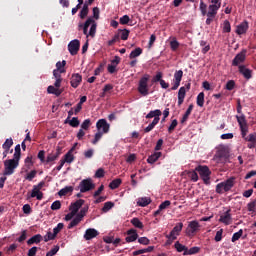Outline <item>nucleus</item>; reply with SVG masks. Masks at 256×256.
<instances>
[{"label": "nucleus", "mask_w": 256, "mask_h": 256, "mask_svg": "<svg viewBox=\"0 0 256 256\" xmlns=\"http://www.w3.org/2000/svg\"><path fill=\"white\" fill-rule=\"evenodd\" d=\"M138 243H140V245H149V243H151V240H149V238L147 237H140L138 238Z\"/></svg>", "instance_id": "nucleus-64"}, {"label": "nucleus", "mask_w": 256, "mask_h": 256, "mask_svg": "<svg viewBox=\"0 0 256 256\" xmlns=\"http://www.w3.org/2000/svg\"><path fill=\"white\" fill-rule=\"evenodd\" d=\"M234 185H235V178L231 177L226 181L216 185V193H218L219 195H222V193L224 192L227 193V191H231V189H233Z\"/></svg>", "instance_id": "nucleus-3"}, {"label": "nucleus", "mask_w": 256, "mask_h": 256, "mask_svg": "<svg viewBox=\"0 0 256 256\" xmlns=\"http://www.w3.org/2000/svg\"><path fill=\"white\" fill-rule=\"evenodd\" d=\"M37 177V170H32L30 173H28L25 177L27 181H33Z\"/></svg>", "instance_id": "nucleus-54"}, {"label": "nucleus", "mask_w": 256, "mask_h": 256, "mask_svg": "<svg viewBox=\"0 0 256 256\" xmlns=\"http://www.w3.org/2000/svg\"><path fill=\"white\" fill-rule=\"evenodd\" d=\"M248 29H249V22L244 21L237 26L236 33H237V35H245V33H247Z\"/></svg>", "instance_id": "nucleus-20"}, {"label": "nucleus", "mask_w": 256, "mask_h": 256, "mask_svg": "<svg viewBox=\"0 0 256 256\" xmlns=\"http://www.w3.org/2000/svg\"><path fill=\"white\" fill-rule=\"evenodd\" d=\"M174 247L178 253H184L187 251V246L181 244L179 241L175 242Z\"/></svg>", "instance_id": "nucleus-36"}, {"label": "nucleus", "mask_w": 256, "mask_h": 256, "mask_svg": "<svg viewBox=\"0 0 256 256\" xmlns=\"http://www.w3.org/2000/svg\"><path fill=\"white\" fill-rule=\"evenodd\" d=\"M193 111V104H190L188 109L186 110L185 114L183 115L181 119V123H185L187 119H189V115H191V112Z\"/></svg>", "instance_id": "nucleus-37"}, {"label": "nucleus", "mask_w": 256, "mask_h": 256, "mask_svg": "<svg viewBox=\"0 0 256 256\" xmlns=\"http://www.w3.org/2000/svg\"><path fill=\"white\" fill-rule=\"evenodd\" d=\"M163 80V72H156L152 79V83H160Z\"/></svg>", "instance_id": "nucleus-49"}, {"label": "nucleus", "mask_w": 256, "mask_h": 256, "mask_svg": "<svg viewBox=\"0 0 256 256\" xmlns=\"http://www.w3.org/2000/svg\"><path fill=\"white\" fill-rule=\"evenodd\" d=\"M137 205L139 207H147V205H151V198L149 197L138 198Z\"/></svg>", "instance_id": "nucleus-26"}, {"label": "nucleus", "mask_w": 256, "mask_h": 256, "mask_svg": "<svg viewBox=\"0 0 256 256\" xmlns=\"http://www.w3.org/2000/svg\"><path fill=\"white\" fill-rule=\"evenodd\" d=\"M131 223L133 224L134 227H136V229H143V222H141V220H139V218H133L131 220Z\"/></svg>", "instance_id": "nucleus-41"}, {"label": "nucleus", "mask_w": 256, "mask_h": 256, "mask_svg": "<svg viewBox=\"0 0 256 256\" xmlns=\"http://www.w3.org/2000/svg\"><path fill=\"white\" fill-rule=\"evenodd\" d=\"M89 127H91V120L90 119L84 120L83 123L81 124V129H84V131H87Z\"/></svg>", "instance_id": "nucleus-59"}, {"label": "nucleus", "mask_w": 256, "mask_h": 256, "mask_svg": "<svg viewBox=\"0 0 256 256\" xmlns=\"http://www.w3.org/2000/svg\"><path fill=\"white\" fill-rule=\"evenodd\" d=\"M127 237L125 238L126 243H133L139 239V234H137V230L131 228L126 232Z\"/></svg>", "instance_id": "nucleus-15"}, {"label": "nucleus", "mask_w": 256, "mask_h": 256, "mask_svg": "<svg viewBox=\"0 0 256 256\" xmlns=\"http://www.w3.org/2000/svg\"><path fill=\"white\" fill-rule=\"evenodd\" d=\"M232 221L233 218L231 217V209L220 215L219 223H223L224 225H231Z\"/></svg>", "instance_id": "nucleus-14"}, {"label": "nucleus", "mask_w": 256, "mask_h": 256, "mask_svg": "<svg viewBox=\"0 0 256 256\" xmlns=\"http://www.w3.org/2000/svg\"><path fill=\"white\" fill-rule=\"evenodd\" d=\"M223 239V229H220L216 232L214 241H216V243H219V241H221Z\"/></svg>", "instance_id": "nucleus-60"}, {"label": "nucleus", "mask_w": 256, "mask_h": 256, "mask_svg": "<svg viewBox=\"0 0 256 256\" xmlns=\"http://www.w3.org/2000/svg\"><path fill=\"white\" fill-rule=\"evenodd\" d=\"M183 79V70H178L174 73V81H178L181 83V80Z\"/></svg>", "instance_id": "nucleus-52"}, {"label": "nucleus", "mask_w": 256, "mask_h": 256, "mask_svg": "<svg viewBox=\"0 0 256 256\" xmlns=\"http://www.w3.org/2000/svg\"><path fill=\"white\" fill-rule=\"evenodd\" d=\"M88 15H89V4L85 2L80 11L79 17L80 19H85V17H87Z\"/></svg>", "instance_id": "nucleus-27"}, {"label": "nucleus", "mask_w": 256, "mask_h": 256, "mask_svg": "<svg viewBox=\"0 0 256 256\" xmlns=\"http://www.w3.org/2000/svg\"><path fill=\"white\" fill-rule=\"evenodd\" d=\"M196 103L198 105V107H203V105H205V93L204 92H200L196 98Z\"/></svg>", "instance_id": "nucleus-29"}, {"label": "nucleus", "mask_w": 256, "mask_h": 256, "mask_svg": "<svg viewBox=\"0 0 256 256\" xmlns=\"http://www.w3.org/2000/svg\"><path fill=\"white\" fill-rule=\"evenodd\" d=\"M55 237H57V235L53 232H47V234L44 236V241L45 243L49 242V241H53V239H55Z\"/></svg>", "instance_id": "nucleus-51"}, {"label": "nucleus", "mask_w": 256, "mask_h": 256, "mask_svg": "<svg viewBox=\"0 0 256 256\" xmlns=\"http://www.w3.org/2000/svg\"><path fill=\"white\" fill-rule=\"evenodd\" d=\"M163 155L161 152H155L152 155H150L147 159V163L150 165H153V163H156V161H159V158Z\"/></svg>", "instance_id": "nucleus-24"}, {"label": "nucleus", "mask_w": 256, "mask_h": 256, "mask_svg": "<svg viewBox=\"0 0 256 256\" xmlns=\"http://www.w3.org/2000/svg\"><path fill=\"white\" fill-rule=\"evenodd\" d=\"M115 207V203L113 202H106L102 208L103 213H107L108 211H111Z\"/></svg>", "instance_id": "nucleus-42"}, {"label": "nucleus", "mask_w": 256, "mask_h": 256, "mask_svg": "<svg viewBox=\"0 0 256 256\" xmlns=\"http://www.w3.org/2000/svg\"><path fill=\"white\" fill-rule=\"evenodd\" d=\"M63 227H65V225L63 223H58L57 226L53 229V233L56 235H59V233H61Z\"/></svg>", "instance_id": "nucleus-61"}, {"label": "nucleus", "mask_w": 256, "mask_h": 256, "mask_svg": "<svg viewBox=\"0 0 256 256\" xmlns=\"http://www.w3.org/2000/svg\"><path fill=\"white\" fill-rule=\"evenodd\" d=\"M163 115V112H161V110L156 109V110H152L150 111L147 115H146V119H153L152 123H150L145 129H144V133H150V131H153V129H155V125H157L159 123V121H161L160 116Z\"/></svg>", "instance_id": "nucleus-1"}, {"label": "nucleus", "mask_w": 256, "mask_h": 256, "mask_svg": "<svg viewBox=\"0 0 256 256\" xmlns=\"http://www.w3.org/2000/svg\"><path fill=\"white\" fill-rule=\"evenodd\" d=\"M59 252V246H54L50 251L46 253V256H54Z\"/></svg>", "instance_id": "nucleus-63"}, {"label": "nucleus", "mask_w": 256, "mask_h": 256, "mask_svg": "<svg viewBox=\"0 0 256 256\" xmlns=\"http://www.w3.org/2000/svg\"><path fill=\"white\" fill-rule=\"evenodd\" d=\"M243 237V229H240L238 232L234 233L232 236V243H235V241H239Z\"/></svg>", "instance_id": "nucleus-43"}, {"label": "nucleus", "mask_w": 256, "mask_h": 256, "mask_svg": "<svg viewBox=\"0 0 256 256\" xmlns=\"http://www.w3.org/2000/svg\"><path fill=\"white\" fill-rule=\"evenodd\" d=\"M96 129L103 134H107L109 133V129H111V125L107 123L106 119H99L96 123Z\"/></svg>", "instance_id": "nucleus-10"}, {"label": "nucleus", "mask_w": 256, "mask_h": 256, "mask_svg": "<svg viewBox=\"0 0 256 256\" xmlns=\"http://www.w3.org/2000/svg\"><path fill=\"white\" fill-rule=\"evenodd\" d=\"M47 91L51 95H56V97H59V95L63 93L62 90H59V88H56L55 86H48Z\"/></svg>", "instance_id": "nucleus-28"}, {"label": "nucleus", "mask_w": 256, "mask_h": 256, "mask_svg": "<svg viewBox=\"0 0 256 256\" xmlns=\"http://www.w3.org/2000/svg\"><path fill=\"white\" fill-rule=\"evenodd\" d=\"M91 23H93V17H89L87 18V20L85 21V23H79L78 24V30L81 31V29L83 30L84 35H86V37L89 36V26L91 25Z\"/></svg>", "instance_id": "nucleus-13"}, {"label": "nucleus", "mask_w": 256, "mask_h": 256, "mask_svg": "<svg viewBox=\"0 0 256 256\" xmlns=\"http://www.w3.org/2000/svg\"><path fill=\"white\" fill-rule=\"evenodd\" d=\"M143 53V49H141V48H136V49H134L131 53H130V55H129V59H135V58H137V57H139V55H141Z\"/></svg>", "instance_id": "nucleus-38"}, {"label": "nucleus", "mask_w": 256, "mask_h": 256, "mask_svg": "<svg viewBox=\"0 0 256 256\" xmlns=\"http://www.w3.org/2000/svg\"><path fill=\"white\" fill-rule=\"evenodd\" d=\"M13 147V138H8L5 140V142L2 145V149H6L9 151Z\"/></svg>", "instance_id": "nucleus-40"}, {"label": "nucleus", "mask_w": 256, "mask_h": 256, "mask_svg": "<svg viewBox=\"0 0 256 256\" xmlns=\"http://www.w3.org/2000/svg\"><path fill=\"white\" fill-rule=\"evenodd\" d=\"M71 153H72L71 150H69L65 154L64 159L62 160V161H64V163H73V161L75 160V157Z\"/></svg>", "instance_id": "nucleus-39"}, {"label": "nucleus", "mask_w": 256, "mask_h": 256, "mask_svg": "<svg viewBox=\"0 0 256 256\" xmlns=\"http://www.w3.org/2000/svg\"><path fill=\"white\" fill-rule=\"evenodd\" d=\"M103 132L99 131L95 134L94 139L92 140V145H97L99 141H101V138L103 137Z\"/></svg>", "instance_id": "nucleus-45"}, {"label": "nucleus", "mask_w": 256, "mask_h": 256, "mask_svg": "<svg viewBox=\"0 0 256 256\" xmlns=\"http://www.w3.org/2000/svg\"><path fill=\"white\" fill-rule=\"evenodd\" d=\"M239 127L247 126V120L245 119V115L236 116Z\"/></svg>", "instance_id": "nucleus-44"}, {"label": "nucleus", "mask_w": 256, "mask_h": 256, "mask_svg": "<svg viewBox=\"0 0 256 256\" xmlns=\"http://www.w3.org/2000/svg\"><path fill=\"white\" fill-rule=\"evenodd\" d=\"M195 171L199 173L205 185H209V183H211V170L209 169V166L199 165L195 168Z\"/></svg>", "instance_id": "nucleus-5"}, {"label": "nucleus", "mask_w": 256, "mask_h": 256, "mask_svg": "<svg viewBox=\"0 0 256 256\" xmlns=\"http://www.w3.org/2000/svg\"><path fill=\"white\" fill-rule=\"evenodd\" d=\"M99 235V232L95 228H89L85 231L84 239L86 241H91V239H95Z\"/></svg>", "instance_id": "nucleus-19"}, {"label": "nucleus", "mask_w": 256, "mask_h": 256, "mask_svg": "<svg viewBox=\"0 0 256 256\" xmlns=\"http://www.w3.org/2000/svg\"><path fill=\"white\" fill-rule=\"evenodd\" d=\"M91 27H90V30L88 32V35L90 37H95V34L97 33V22H95V19H93V22H91Z\"/></svg>", "instance_id": "nucleus-31"}, {"label": "nucleus", "mask_w": 256, "mask_h": 256, "mask_svg": "<svg viewBox=\"0 0 256 256\" xmlns=\"http://www.w3.org/2000/svg\"><path fill=\"white\" fill-rule=\"evenodd\" d=\"M81 221H83V219L76 215V217L69 223L68 229H73V227H77V225L80 224Z\"/></svg>", "instance_id": "nucleus-34"}, {"label": "nucleus", "mask_w": 256, "mask_h": 256, "mask_svg": "<svg viewBox=\"0 0 256 256\" xmlns=\"http://www.w3.org/2000/svg\"><path fill=\"white\" fill-rule=\"evenodd\" d=\"M181 231H183V222H179L175 225V227L170 232V239H177L181 235Z\"/></svg>", "instance_id": "nucleus-16"}, {"label": "nucleus", "mask_w": 256, "mask_h": 256, "mask_svg": "<svg viewBox=\"0 0 256 256\" xmlns=\"http://www.w3.org/2000/svg\"><path fill=\"white\" fill-rule=\"evenodd\" d=\"M149 79H151V76H149V74H145L139 80L138 92L143 97H147V95H149Z\"/></svg>", "instance_id": "nucleus-2"}, {"label": "nucleus", "mask_w": 256, "mask_h": 256, "mask_svg": "<svg viewBox=\"0 0 256 256\" xmlns=\"http://www.w3.org/2000/svg\"><path fill=\"white\" fill-rule=\"evenodd\" d=\"M59 155H61V151H59V149H57L55 152L48 154L46 158V163H52V161L57 160L59 158Z\"/></svg>", "instance_id": "nucleus-23"}, {"label": "nucleus", "mask_w": 256, "mask_h": 256, "mask_svg": "<svg viewBox=\"0 0 256 256\" xmlns=\"http://www.w3.org/2000/svg\"><path fill=\"white\" fill-rule=\"evenodd\" d=\"M83 81V76L79 73L72 74L70 78V85L73 87V89H77L79 85H81V82Z\"/></svg>", "instance_id": "nucleus-12"}, {"label": "nucleus", "mask_w": 256, "mask_h": 256, "mask_svg": "<svg viewBox=\"0 0 256 256\" xmlns=\"http://www.w3.org/2000/svg\"><path fill=\"white\" fill-rule=\"evenodd\" d=\"M79 118H77V117H73L70 121H69V125H70V127H74V128H76V127H79Z\"/></svg>", "instance_id": "nucleus-58"}, {"label": "nucleus", "mask_w": 256, "mask_h": 256, "mask_svg": "<svg viewBox=\"0 0 256 256\" xmlns=\"http://www.w3.org/2000/svg\"><path fill=\"white\" fill-rule=\"evenodd\" d=\"M129 33L130 31L128 29L119 30V38L122 39V41H127L129 39Z\"/></svg>", "instance_id": "nucleus-35"}, {"label": "nucleus", "mask_w": 256, "mask_h": 256, "mask_svg": "<svg viewBox=\"0 0 256 256\" xmlns=\"http://www.w3.org/2000/svg\"><path fill=\"white\" fill-rule=\"evenodd\" d=\"M43 240V236H41V234H36L34 236H32L28 241H27V245H37L39 244L40 241Z\"/></svg>", "instance_id": "nucleus-25"}, {"label": "nucleus", "mask_w": 256, "mask_h": 256, "mask_svg": "<svg viewBox=\"0 0 256 256\" xmlns=\"http://www.w3.org/2000/svg\"><path fill=\"white\" fill-rule=\"evenodd\" d=\"M223 33H231V23L229 20H225L223 23Z\"/></svg>", "instance_id": "nucleus-50"}, {"label": "nucleus", "mask_w": 256, "mask_h": 256, "mask_svg": "<svg viewBox=\"0 0 256 256\" xmlns=\"http://www.w3.org/2000/svg\"><path fill=\"white\" fill-rule=\"evenodd\" d=\"M13 158L18 160L21 159V145L17 144L15 146V152H14Z\"/></svg>", "instance_id": "nucleus-46"}, {"label": "nucleus", "mask_w": 256, "mask_h": 256, "mask_svg": "<svg viewBox=\"0 0 256 256\" xmlns=\"http://www.w3.org/2000/svg\"><path fill=\"white\" fill-rule=\"evenodd\" d=\"M179 125V122L177 119L172 120L170 126L168 127V133H171L172 131H175V128Z\"/></svg>", "instance_id": "nucleus-57"}, {"label": "nucleus", "mask_w": 256, "mask_h": 256, "mask_svg": "<svg viewBox=\"0 0 256 256\" xmlns=\"http://www.w3.org/2000/svg\"><path fill=\"white\" fill-rule=\"evenodd\" d=\"M122 180L121 178H116L112 182H110L109 187L112 190L119 189V186L121 185Z\"/></svg>", "instance_id": "nucleus-33"}, {"label": "nucleus", "mask_w": 256, "mask_h": 256, "mask_svg": "<svg viewBox=\"0 0 256 256\" xmlns=\"http://www.w3.org/2000/svg\"><path fill=\"white\" fill-rule=\"evenodd\" d=\"M83 205H85V200L79 199L76 202L72 203L69 206V209H70V211H72V213L77 214V212L79 211L80 208L83 207Z\"/></svg>", "instance_id": "nucleus-18"}, {"label": "nucleus", "mask_w": 256, "mask_h": 256, "mask_svg": "<svg viewBox=\"0 0 256 256\" xmlns=\"http://www.w3.org/2000/svg\"><path fill=\"white\" fill-rule=\"evenodd\" d=\"M51 209L52 211H59V209H61V201L59 200L54 201L51 205Z\"/></svg>", "instance_id": "nucleus-55"}, {"label": "nucleus", "mask_w": 256, "mask_h": 256, "mask_svg": "<svg viewBox=\"0 0 256 256\" xmlns=\"http://www.w3.org/2000/svg\"><path fill=\"white\" fill-rule=\"evenodd\" d=\"M247 211L250 213H255L256 211V200L251 201L247 204Z\"/></svg>", "instance_id": "nucleus-47"}, {"label": "nucleus", "mask_w": 256, "mask_h": 256, "mask_svg": "<svg viewBox=\"0 0 256 256\" xmlns=\"http://www.w3.org/2000/svg\"><path fill=\"white\" fill-rule=\"evenodd\" d=\"M219 9H221V7H219V5L210 4L208 7V12H207L206 16L207 17H217V12L219 11Z\"/></svg>", "instance_id": "nucleus-21"}, {"label": "nucleus", "mask_w": 256, "mask_h": 256, "mask_svg": "<svg viewBox=\"0 0 256 256\" xmlns=\"http://www.w3.org/2000/svg\"><path fill=\"white\" fill-rule=\"evenodd\" d=\"M185 95H187V90L185 87H180L178 91V107H181L183 105V102L185 101Z\"/></svg>", "instance_id": "nucleus-22"}, {"label": "nucleus", "mask_w": 256, "mask_h": 256, "mask_svg": "<svg viewBox=\"0 0 256 256\" xmlns=\"http://www.w3.org/2000/svg\"><path fill=\"white\" fill-rule=\"evenodd\" d=\"M45 187V182L41 181L39 184L34 185L31 194H27V199H33L36 197L38 201H41L43 199V192H41V189Z\"/></svg>", "instance_id": "nucleus-7"}, {"label": "nucleus", "mask_w": 256, "mask_h": 256, "mask_svg": "<svg viewBox=\"0 0 256 256\" xmlns=\"http://www.w3.org/2000/svg\"><path fill=\"white\" fill-rule=\"evenodd\" d=\"M189 177L191 178V181H193L194 183H197L199 181V175L197 174V170L189 172Z\"/></svg>", "instance_id": "nucleus-48"}, {"label": "nucleus", "mask_w": 256, "mask_h": 256, "mask_svg": "<svg viewBox=\"0 0 256 256\" xmlns=\"http://www.w3.org/2000/svg\"><path fill=\"white\" fill-rule=\"evenodd\" d=\"M19 167V159L13 158L5 160L4 162V175H13L15 169Z\"/></svg>", "instance_id": "nucleus-4"}, {"label": "nucleus", "mask_w": 256, "mask_h": 256, "mask_svg": "<svg viewBox=\"0 0 256 256\" xmlns=\"http://www.w3.org/2000/svg\"><path fill=\"white\" fill-rule=\"evenodd\" d=\"M68 193H73V186H66V187L62 188V189L58 192V195H59V197H64V196L67 195Z\"/></svg>", "instance_id": "nucleus-30"}, {"label": "nucleus", "mask_w": 256, "mask_h": 256, "mask_svg": "<svg viewBox=\"0 0 256 256\" xmlns=\"http://www.w3.org/2000/svg\"><path fill=\"white\" fill-rule=\"evenodd\" d=\"M80 193H87L95 189V184L91 178L84 179L79 184Z\"/></svg>", "instance_id": "nucleus-8"}, {"label": "nucleus", "mask_w": 256, "mask_h": 256, "mask_svg": "<svg viewBox=\"0 0 256 256\" xmlns=\"http://www.w3.org/2000/svg\"><path fill=\"white\" fill-rule=\"evenodd\" d=\"M199 231H201V224H199V221L193 220L188 223V226L185 230V235L187 237H195Z\"/></svg>", "instance_id": "nucleus-6"}, {"label": "nucleus", "mask_w": 256, "mask_h": 256, "mask_svg": "<svg viewBox=\"0 0 256 256\" xmlns=\"http://www.w3.org/2000/svg\"><path fill=\"white\" fill-rule=\"evenodd\" d=\"M80 47H81V43L79 42V40H77V39L72 40L68 44V51H69L70 55H77V53H79Z\"/></svg>", "instance_id": "nucleus-11"}, {"label": "nucleus", "mask_w": 256, "mask_h": 256, "mask_svg": "<svg viewBox=\"0 0 256 256\" xmlns=\"http://www.w3.org/2000/svg\"><path fill=\"white\" fill-rule=\"evenodd\" d=\"M200 11H201V15H203V17H205V15H207V4H205V2H203V0L200 1Z\"/></svg>", "instance_id": "nucleus-53"}, {"label": "nucleus", "mask_w": 256, "mask_h": 256, "mask_svg": "<svg viewBox=\"0 0 256 256\" xmlns=\"http://www.w3.org/2000/svg\"><path fill=\"white\" fill-rule=\"evenodd\" d=\"M246 59H247V50H242L232 60V66L233 67H240L241 63H245Z\"/></svg>", "instance_id": "nucleus-9"}, {"label": "nucleus", "mask_w": 256, "mask_h": 256, "mask_svg": "<svg viewBox=\"0 0 256 256\" xmlns=\"http://www.w3.org/2000/svg\"><path fill=\"white\" fill-rule=\"evenodd\" d=\"M238 69H239V73L243 75L244 79L249 80L251 79V77H253V71L247 68L245 65H240Z\"/></svg>", "instance_id": "nucleus-17"}, {"label": "nucleus", "mask_w": 256, "mask_h": 256, "mask_svg": "<svg viewBox=\"0 0 256 256\" xmlns=\"http://www.w3.org/2000/svg\"><path fill=\"white\" fill-rule=\"evenodd\" d=\"M201 251V248L194 246L192 248H187L186 252H183V255H197Z\"/></svg>", "instance_id": "nucleus-32"}, {"label": "nucleus", "mask_w": 256, "mask_h": 256, "mask_svg": "<svg viewBox=\"0 0 256 256\" xmlns=\"http://www.w3.org/2000/svg\"><path fill=\"white\" fill-rule=\"evenodd\" d=\"M170 206H171V201L165 200L164 202H162L159 205V209H160V211H163V210L167 209V207H170Z\"/></svg>", "instance_id": "nucleus-62"}, {"label": "nucleus", "mask_w": 256, "mask_h": 256, "mask_svg": "<svg viewBox=\"0 0 256 256\" xmlns=\"http://www.w3.org/2000/svg\"><path fill=\"white\" fill-rule=\"evenodd\" d=\"M119 21L120 25H127L129 24V21H131V18L129 17V15H124L119 19Z\"/></svg>", "instance_id": "nucleus-56"}]
</instances>
